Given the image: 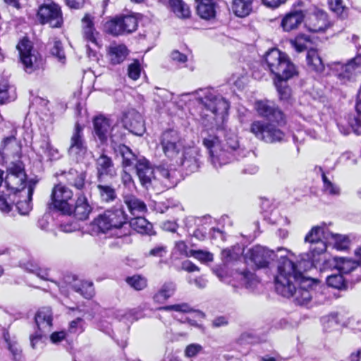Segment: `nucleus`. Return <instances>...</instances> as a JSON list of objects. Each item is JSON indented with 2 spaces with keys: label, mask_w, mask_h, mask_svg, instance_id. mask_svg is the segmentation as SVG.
Segmentation results:
<instances>
[{
  "label": "nucleus",
  "mask_w": 361,
  "mask_h": 361,
  "mask_svg": "<svg viewBox=\"0 0 361 361\" xmlns=\"http://www.w3.org/2000/svg\"><path fill=\"white\" fill-rule=\"evenodd\" d=\"M258 116L267 123L257 120L251 123L250 132L257 139L268 143L281 142L286 134L280 129L287 124V116L281 107L274 101L257 100L254 104Z\"/></svg>",
  "instance_id": "obj_1"
},
{
  "label": "nucleus",
  "mask_w": 361,
  "mask_h": 361,
  "mask_svg": "<svg viewBox=\"0 0 361 361\" xmlns=\"http://www.w3.org/2000/svg\"><path fill=\"white\" fill-rule=\"evenodd\" d=\"M277 269L275 276L276 291L286 298L296 294L295 301L298 305H303L309 302L312 298L310 292L302 288L297 290L295 286V283L305 281L303 274L298 269L297 264L287 256H283L279 260Z\"/></svg>",
  "instance_id": "obj_2"
},
{
  "label": "nucleus",
  "mask_w": 361,
  "mask_h": 361,
  "mask_svg": "<svg viewBox=\"0 0 361 361\" xmlns=\"http://www.w3.org/2000/svg\"><path fill=\"white\" fill-rule=\"evenodd\" d=\"M263 61L270 73L274 75L273 78H293L299 74L296 66L288 55L278 48H271L266 51Z\"/></svg>",
  "instance_id": "obj_3"
},
{
  "label": "nucleus",
  "mask_w": 361,
  "mask_h": 361,
  "mask_svg": "<svg viewBox=\"0 0 361 361\" xmlns=\"http://www.w3.org/2000/svg\"><path fill=\"white\" fill-rule=\"evenodd\" d=\"M91 226L96 232L104 234L112 230H126L128 226V216L123 206H113L94 217Z\"/></svg>",
  "instance_id": "obj_4"
},
{
  "label": "nucleus",
  "mask_w": 361,
  "mask_h": 361,
  "mask_svg": "<svg viewBox=\"0 0 361 361\" xmlns=\"http://www.w3.org/2000/svg\"><path fill=\"white\" fill-rule=\"evenodd\" d=\"M19 59L23 66L24 71L31 74L35 71L43 68L44 59L42 54L34 48L33 42L27 36H24L16 45Z\"/></svg>",
  "instance_id": "obj_5"
},
{
  "label": "nucleus",
  "mask_w": 361,
  "mask_h": 361,
  "mask_svg": "<svg viewBox=\"0 0 361 361\" xmlns=\"http://www.w3.org/2000/svg\"><path fill=\"white\" fill-rule=\"evenodd\" d=\"M159 145L165 157L171 161L180 158L186 147L180 133L173 128H168L161 133Z\"/></svg>",
  "instance_id": "obj_6"
},
{
  "label": "nucleus",
  "mask_w": 361,
  "mask_h": 361,
  "mask_svg": "<svg viewBox=\"0 0 361 361\" xmlns=\"http://www.w3.org/2000/svg\"><path fill=\"white\" fill-rule=\"evenodd\" d=\"M36 18L40 25H48L53 29L61 28L64 24L61 6L54 1L40 4L36 12Z\"/></svg>",
  "instance_id": "obj_7"
},
{
  "label": "nucleus",
  "mask_w": 361,
  "mask_h": 361,
  "mask_svg": "<svg viewBox=\"0 0 361 361\" xmlns=\"http://www.w3.org/2000/svg\"><path fill=\"white\" fill-rule=\"evenodd\" d=\"M139 20L135 14L116 16L106 21V32L113 36L131 34L138 27Z\"/></svg>",
  "instance_id": "obj_8"
},
{
  "label": "nucleus",
  "mask_w": 361,
  "mask_h": 361,
  "mask_svg": "<svg viewBox=\"0 0 361 361\" xmlns=\"http://www.w3.org/2000/svg\"><path fill=\"white\" fill-rule=\"evenodd\" d=\"M203 145L209 152L211 161L214 166H221L228 164L233 154L222 145L218 136L209 135L202 140Z\"/></svg>",
  "instance_id": "obj_9"
},
{
  "label": "nucleus",
  "mask_w": 361,
  "mask_h": 361,
  "mask_svg": "<svg viewBox=\"0 0 361 361\" xmlns=\"http://www.w3.org/2000/svg\"><path fill=\"white\" fill-rule=\"evenodd\" d=\"M73 190L60 182L55 184L51 189L49 207L63 214L69 211L70 201L73 200Z\"/></svg>",
  "instance_id": "obj_10"
},
{
  "label": "nucleus",
  "mask_w": 361,
  "mask_h": 361,
  "mask_svg": "<svg viewBox=\"0 0 361 361\" xmlns=\"http://www.w3.org/2000/svg\"><path fill=\"white\" fill-rule=\"evenodd\" d=\"M304 3L298 1L294 3L290 9L281 16L279 27L283 32H290L298 30L305 20V10L302 8Z\"/></svg>",
  "instance_id": "obj_11"
},
{
  "label": "nucleus",
  "mask_w": 361,
  "mask_h": 361,
  "mask_svg": "<svg viewBox=\"0 0 361 361\" xmlns=\"http://www.w3.org/2000/svg\"><path fill=\"white\" fill-rule=\"evenodd\" d=\"M305 25L311 32H320L325 31L330 25L328 14L324 10L314 6L305 10Z\"/></svg>",
  "instance_id": "obj_12"
},
{
  "label": "nucleus",
  "mask_w": 361,
  "mask_h": 361,
  "mask_svg": "<svg viewBox=\"0 0 361 361\" xmlns=\"http://www.w3.org/2000/svg\"><path fill=\"white\" fill-rule=\"evenodd\" d=\"M246 255L254 264L255 269L268 268L270 263L277 257L274 251L259 245L249 249Z\"/></svg>",
  "instance_id": "obj_13"
},
{
  "label": "nucleus",
  "mask_w": 361,
  "mask_h": 361,
  "mask_svg": "<svg viewBox=\"0 0 361 361\" xmlns=\"http://www.w3.org/2000/svg\"><path fill=\"white\" fill-rule=\"evenodd\" d=\"M92 211L93 207L86 195L84 193H79L74 204H71L69 211L66 212L63 215L73 216L77 221H84L89 219Z\"/></svg>",
  "instance_id": "obj_14"
},
{
  "label": "nucleus",
  "mask_w": 361,
  "mask_h": 361,
  "mask_svg": "<svg viewBox=\"0 0 361 361\" xmlns=\"http://www.w3.org/2000/svg\"><path fill=\"white\" fill-rule=\"evenodd\" d=\"M203 109L209 111L214 116L227 114L229 104L224 98L209 94L199 99Z\"/></svg>",
  "instance_id": "obj_15"
},
{
  "label": "nucleus",
  "mask_w": 361,
  "mask_h": 361,
  "mask_svg": "<svg viewBox=\"0 0 361 361\" xmlns=\"http://www.w3.org/2000/svg\"><path fill=\"white\" fill-rule=\"evenodd\" d=\"M95 169L97 180H104L106 177L113 178L117 175L112 158L105 152H102L95 159Z\"/></svg>",
  "instance_id": "obj_16"
},
{
  "label": "nucleus",
  "mask_w": 361,
  "mask_h": 361,
  "mask_svg": "<svg viewBox=\"0 0 361 361\" xmlns=\"http://www.w3.org/2000/svg\"><path fill=\"white\" fill-rule=\"evenodd\" d=\"M56 177L63 176L66 183L78 190L80 193H84L86 188L87 172L79 171L75 169H70L68 171H59L55 173Z\"/></svg>",
  "instance_id": "obj_17"
},
{
  "label": "nucleus",
  "mask_w": 361,
  "mask_h": 361,
  "mask_svg": "<svg viewBox=\"0 0 361 361\" xmlns=\"http://www.w3.org/2000/svg\"><path fill=\"white\" fill-rule=\"evenodd\" d=\"M200 157L201 154L198 149L185 147L184 152L180 156V158L174 161L182 166L189 173H193L200 166Z\"/></svg>",
  "instance_id": "obj_18"
},
{
  "label": "nucleus",
  "mask_w": 361,
  "mask_h": 361,
  "mask_svg": "<svg viewBox=\"0 0 361 361\" xmlns=\"http://www.w3.org/2000/svg\"><path fill=\"white\" fill-rule=\"evenodd\" d=\"M80 23L82 38L86 42L100 47L101 44L99 41V32L95 27L94 17L90 13H85L81 18Z\"/></svg>",
  "instance_id": "obj_19"
},
{
  "label": "nucleus",
  "mask_w": 361,
  "mask_h": 361,
  "mask_svg": "<svg viewBox=\"0 0 361 361\" xmlns=\"http://www.w3.org/2000/svg\"><path fill=\"white\" fill-rule=\"evenodd\" d=\"M84 126L79 121L74 124L73 133L70 139L68 152H74L77 155L85 154L87 147L84 137Z\"/></svg>",
  "instance_id": "obj_20"
},
{
  "label": "nucleus",
  "mask_w": 361,
  "mask_h": 361,
  "mask_svg": "<svg viewBox=\"0 0 361 361\" xmlns=\"http://www.w3.org/2000/svg\"><path fill=\"white\" fill-rule=\"evenodd\" d=\"M123 123L126 129L136 135H142L145 132L144 119L135 109H130L123 114Z\"/></svg>",
  "instance_id": "obj_21"
},
{
  "label": "nucleus",
  "mask_w": 361,
  "mask_h": 361,
  "mask_svg": "<svg viewBox=\"0 0 361 361\" xmlns=\"http://www.w3.org/2000/svg\"><path fill=\"white\" fill-rule=\"evenodd\" d=\"M36 186V182L30 180L26 191L22 193L20 197L19 194L17 196H13L15 198L13 205L16 206L19 214L22 215L27 214L32 208V195Z\"/></svg>",
  "instance_id": "obj_22"
},
{
  "label": "nucleus",
  "mask_w": 361,
  "mask_h": 361,
  "mask_svg": "<svg viewBox=\"0 0 361 361\" xmlns=\"http://www.w3.org/2000/svg\"><path fill=\"white\" fill-rule=\"evenodd\" d=\"M130 54V50L123 43H111L106 51V56L109 65L116 66L122 64Z\"/></svg>",
  "instance_id": "obj_23"
},
{
  "label": "nucleus",
  "mask_w": 361,
  "mask_h": 361,
  "mask_svg": "<svg viewBox=\"0 0 361 361\" xmlns=\"http://www.w3.org/2000/svg\"><path fill=\"white\" fill-rule=\"evenodd\" d=\"M326 66L317 49L310 48L307 51L306 66L310 73L318 76L324 75Z\"/></svg>",
  "instance_id": "obj_24"
},
{
  "label": "nucleus",
  "mask_w": 361,
  "mask_h": 361,
  "mask_svg": "<svg viewBox=\"0 0 361 361\" xmlns=\"http://www.w3.org/2000/svg\"><path fill=\"white\" fill-rule=\"evenodd\" d=\"M127 231H124L122 235H130L129 228H131L137 233L141 235H146L149 236L155 235L156 232L153 228V225L149 222L145 217L135 216L130 220L128 219V226H127Z\"/></svg>",
  "instance_id": "obj_25"
},
{
  "label": "nucleus",
  "mask_w": 361,
  "mask_h": 361,
  "mask_svg": "<svg viewBox=\"0 0 361 361\" xmlns=\"http://www.w3.org/2000/svg\"><path fill=\"white\" fill-rule=\"evenodd\" d=\"M93 134L101 143H104L108 140V136L111 128L109 118L104 115H98L93 118Z\"/></svg>",
  "instance_id": "obj_26"
},
{
  "label": "nucleus",
  "mask_w": 361,
  "mask_h": 361,
  "mask_svg": "<svg viewBox=\"0 0 361 361\" xmlns=\"http://www.w3.org/2000/svg\"><path fill=\"white\" fill-rule=\"evenodd\" d=\"M358 260H354L346 257H334L335 267L342 274L351 273L361 264V245L355 251Z\"/></svg>",
  "instance_id": "obj_27"
},
{
  "label": "nucleus",
  "mask_w": 361,
  "mask_h": 361,
  "mask_svg": "<svg viewBox=\"0 0 361 361\" xmlns=\"http://www.w3.org/2000/svg\"><path fill=\"white\" fill-rule=\"evenodd\" d=\"M195 3L197 15L201 19L210 20L216 18L218 4L214 0H200Z\"/></svg>",
  "instance_id": "obj_28"
},
{
  "label": "nucleus",
  "mask_w": 361,
  "mask_h": 361,
  "mask_svg": "<svg viewBox=\"0 0 361 361\" xmlns=\"http://www.w3.org/2000/svg\"><path fill=\"white\" fill-rule=\"evenodd\" d=\"M113 149L117 156L121 157V166L124 169L135 166L136 162L139 161L137 155L133 152L128 146L124 144L116 145Z\"/></svg>",
  "instance_id": "obj_29"
},
{
  "label": "nucleus",
  "mask_w": 361,
  "mask_h": 361,
  "mask_svg": "<svg viewBox=\"0 0 361 361\" xmlns=\"http://www.w3.org/2000/svg\"><path fill=\"white\" fill-rule=\"evenodd\" d=\"M96 188L101 202L110 204L116 200L118 194L116 189L111 185L104 183V180H97Z\"/></svg>",
  "instance_id": "obj_30"
},
{
  "label": "nucleus",
  "mask_w": 361,
  "mask_h": 361,
  "mask_svg": "<svg viewBox=\"0 0 361 361\" xmlns=\"http://www.w3.org/2000/svg\"><path fill=\"white\" fill-rule=\"evenodd\" d=\"M13 178H10V176H6L4 178L7 192L12 193L13 196H17L19 194L21 197L22 193L27 190L29 181L27 180V178H20L18 176H13Z\"/></svg>",
  "instance_id": "obj_31"
},
{
  "label": "nucleus",
  "mask_w": 361,
  "mask_h": 361,
  "mask_svg": "<svg viewBox=\"0 0 361 361\" xmlns=\"http://www.w3.org/2000/svg\"><path fill=\"white\" fill-rule=\"evenodd\" d=\"M361 65V56H357L350 59L345 64L341 65V70L337 74L338 79L345 83L350 81L355 75V70Z\"/></svg>",
  "instance_id": "obj_32"
},
{
  "label": "nucleus",
  "mask_w": 361,
  "mask_h": 361,
  "mask_svg": "<svg viewBox=\"0 0 361 361\" xmlns=\"http://www.w3.org/2000/svg\"><path fill=\"white\" fill-rule=\"evenodd\" d=\"M255 0H232L231 10L233 14L240 18L249 16L253 12Z\"/></svg>",
  "instance_id": "obj_33"
},
{
  "label": "nucleus",
  "mask_w": 361,
  "mask_h": 361,
  "mask_svg": "<svg viewBox=\"0 0 361 361\" xmlns=\"http://www.w3.org/2000/svg\"><path fill=\"white\" fill-rule=\"evenodd\" d=\"M176 290V284L172 281L164 282L160 288L153 295L152 300L156 304H164Z\"/></svg>",
  "instance_id": "obj_34"
},
{
  "label": "nucleus",
  "mask_w": 361,
  "mask_h": 361,
  "mask_svg": "<svg viewBox=\"0 0 361 361\" xmlns=\"http://www.w3.org/2000/svg\"><path fill=\"white\" fill-rule=\"evenodd\" d=\"M168 8L181 20H188L192 16L189 5L183 0H168Z\"/></svg>",
  "instance_id": "obj_35"
},
{
  "label": "nucleus",
  "mask_w": 361,
  "mask_h": 361,
  "mask_svg": "<svg viewBox=\"0 0 361 361\" xmlns=\"http://www.w3.org/2000/svg\"><path fill=\"white\" fill-rule=\"evenodd\" d=\"M136 173L139 178L140 184L143 186L151 183V175L152 169L149 161L145 158L140 159L135 165Z\"/></svg>",
  "instance_id": "obj_36"
},
{
  "label": "nucleus",
  "mask_w": 361,
  "mask_h": 361,
  "mask_svg": "<svg viewBox=\"0 0 361 361\" xmlns=\"http://www.w3.org/2000/svg\"><path fill=\"white\" fill-rule=\"evenodd\" d=\"M123 201L129 212L134 216L143 214L147 211L145 202L133 195L125 196Z\"/></svg>",
  "instance_id": "obj_37"
},
{
  "label": "nucleus",
  "mask_w": 361,
  "mask_h": 361,
  "mask_svg": "<svg viewBox=\"0 0 361 361\" xmlns=\"http://www.w3.org/2000/svg\"><path fill=\"white\" fill-rule=\"evenodd\" d=\"M355 110L357 116H348V123L355 134L361 135V85L357 96Z\"/></svg>",
  "instance_id": "obj_38"
},
{
  "label": "nucleus",
  "mask_w": 361,
  "mask_h": 361,
  "mask_svg": "<svg viewBox=\"0 0 361 361\" xmlns=\"http://www.w3.org/2000/svg\"><path fill=\"white\" fill-rule=\"evenodd\" d=\"M52 311L50 307H42L35 314V322L38 331H42L41 326L45 324L46 326L51 327L52 326Z\"/></svg>",
  "instance_id": "obj_39"
},
{
  "label": "nucleus",
  "mask_w": 361,
  "mask_h": 361,
  "mask_svg": "<svg viewBox=\"0 0 361 361\" xmlns=\"http://www.w3.org/2000/svg\"><path fill=\"white\" fill-rule=\"evenodd\" d=\"M290 79L285 77L273 78V82L280 100L288 101L291 97L292 90L288 85V80Z\"/></svg>",
  "instance_id": "obj_40"
},
{
  "label": "nucleus",
  "mask_w": 361,
  "mask_h": 361,
  "mask_svg": "<svg viewBox=\"0 0 361 361\" xmlns=\"http://www.w3.org/2000/svg\"><path fill=\"white\" fill-rule=\"evenodd\" d=\"M11 88L8 78L0 75V105L10 103L16 99L15 95L10 94Z\"/></svg>",
  "instance_id": "obj_41"
},
{
  "label": "nucleus",
  "mask_w": 361,
  "mask_h": 361,
  "mask_svg": "<svg viewBox=\"0 0 361 361\" xmlns=\"http://www.w3.org/2000/svg\"><path fill=\"white\" fill-rule=\"evenodd\" d=\"M73 290L87 300L92 299L95 294L93 283L87 281H82L78 284L73 285Z\"/></svg>",
  "instance_id": "obj_42"
},
{
  "label": "nucleus",
  "mask_w": 361,
  "mask_h": 361,
  "mask_svg": "<svg viewBox=\"0 0 361 361\" xmlns=\"http://www.w3.org/2000/svg\"><path fill=\"white\" fill-rule=\"evenodd\" d=\"M125 281L130 288L137 291L144 290L148 285L147 279L141 274L127 276Z\"/></svg>",
  "instance_id": "obj_43"
},
{
  "label": "nucleus",
  "mask_w": 361,
  "mask_h": 361,
  "mask_svg": "<svg viewBox=\"0 0 361 361\" xmlns=\"http://www.w3.org/2000/svg\"><path fill=\"white\" fill-rule=\"evenodd\" d=\"M348 0H327L329 9L337 16L344 17L348 14Z\"/></svg>",
  "instance_id": "obj_44"
},
{
  "label": "nucleus",
  "mask_w": 361,
  "mask_h": 361,
  "mask_svg": "<svg viewBox=\"0 0 361 361\" xmlns=\"http://www.w3.org/2000/svg\"><path fill=\"white\" fill-rule=\"evenodd\" d=\"M310 42H311L310 37L303 33L298 34L290 41L292 47H293L298 53L305 51L307 48V44Z\"/></svg>",
  "instance_id": "obj_45"
},
{
  "label": "nucleus",
  "mask_w": 361,
  "mask_h": 361,
  "mask_svg": "<svg viewBox=\"0 0 361 361\" xmlns=\"http://www.w3.org/2000/svg\"><path fill=\"white\" fill-rule=\"evenodd\" d=\"M326 284L334 289L343 290L348 288V282L341 273L331 274L326 278Z\"/></svg>",
  "instance_id": "obj_46"
},
{
  "label": "nucleus",
  "mask_w": 361,
  "mask_h": 361,
  "mask_svg": "<svg viewBox=\"0 0 361 361\" xmlns=\"http://www.w3.org/2000/svg\"><path fill=\"white\" fill-rule=\"evenodd\" d=\"M6 176H10L11 178H13V176L27 178L25 170V165L21 161L11 162L10 166L6 170Z\"/></svg>",
  "instance_id": "obj_47"
},
{
  "label": "nucleus",
  "mask_w": 361,
  "mask_h": 361,
  "mask_svg": "<svg viewBox=\"0 0 361 361\" xmlns=\"http://www.w3.org/2000/svg\"><path fill=\"white\" fill-rule=\"evenodd\" d=\"M15 198H13V194L4 191L0 192V211L4 213H9L13 206Z\"/></svg>",
  "instance_id": "obj_48"
},
{
  "label": "nucleus",
  "mask_w": 361,
  "mask_h": 361,
  "mask_svg": "<svg viewBox=\"0 0 361 361\" xmlns=\"http://www.w3.org/2000/svg\"><path fill=\"white\" fill-rule=\"evenodd\" d=\"M50 54L51 56L56 58L61 63H66V56L63 44L60 39L57 38L54 39L53 47L50 49Z\"/></svg>",
  "instance_id": "obj_49"
},
{
  "label": "nucleus",
  "mask_w": 361,
  "mask_h": 361,
  "mask_svg": "<svg viewBox=\"0 0 361 361\" xmlns=\"http://www.w3.org/2000/svg\"><path fill=\"white\" fill-rule=\"evenodd\" d=\"M322 180L323 182L322 190L324 192L330 195H338L340 194L339 187L332 183L324 171L322 173Z\"/></svg>",
  "instance_id": "obj_50"
},
{
  "label": "nucleus",
  "mask_w": 361,
  "mask_h": 361,
  "mask_svg": "<svg viewBox=\"0 0 361 361\" xmlns=\"http://www.w3.org/2000/svg\"><path fill=\"white\" fill-rule=\"evenodd\" d=\"M157 310L159 311H175L182 313H190L193 311V309L190 307V305L186 302L161 306L157 307Z\"/></svg>",
  "instance_id": "obj_51"
},
{
  "label": "nucleus",
  "mask_w": 361,
  "mask_h": 361,
  "mask_svg": "<svg viewBox=\"0 0 361 361\" xmlns=\"http://www.w3.org/2000/svg\"><path fill=\"white\" fill-rule=\"evenodd\" d=\"M84 320L81 317H77L76 319L72 320L69 322L67 331H66L68 334H75L79 335L84 332Z\"/></svg>",
  "instance_id": "obj_52"
},
{
  "label": "nucleus",
  "mask_w": 361,
  "mask_h": 361,
  "mask_svg": "<svg viewBox=\"0 0 361 361\" xmlns=\"http://www.w3.org/2000/svg\"><path fill=\"white\" fill-rule=\"evenodd\" d=\"M189 255L197 259L201 263L211 262L214 260L213 254L203 250H190Z\"/></svg>",
  "instance_id": "obj_53"
},
{
  "label": "nucleus",
  "mask_w": 361,
  "mask_h": 361,
  "mask_svg": "<svg viewBox=\"0 0 361 361\" xmlns=\"http://www.w3.org/2000/svg\"><path fill=\"white\" fill-rule=\"evenodd\" d=\"M324 234V227L319 226H313L306 234L305 241L306 243H313L315 241L323 240L322 237Z\"/></svg>",
  "instance_id": "obj_54"
},
{
  "label": "nucleus",
  "mask_w": 361,
  "mask_h": 361,
  "mask_svg": "<svg viewBox=\"0 0 361 361\" xmlns=\"http://www.w3.org/2000/svg\"><path fill=\"white\" fill-rule=\"evenodd\" d=\"M142 67L138 59H133L128 66V76L133 80H137L140 78Z\"/></svg>",
  "instance_id": "obj_55"
},
{
  "label": "nucleus",
  "mask_w": 361,
  "mask_h": 361,
  "mask_svg": "<svg viewBox=\"0 0 361 361\" xmlns=\"http://www.w3.org/2000/svg\"><path fill=\"white\" fill-rule=\"evenodd\" d=\"M334 247L337 250H345L349 248L350 240L348 237L336 234L334 235Z\"/></svg>",
  "instance_id": "obj_56"
},
{
  "label": "nucleus",
  "mask_w": 361,
  "mask_h": 361,
  "mask_svg": "<svg viewBox=\"0 0 361 361\" xmlns=\"http://www.w3.org/2000/svg\"><path fill=\"white\" fill-rule=\"evenodd\" d=\"M310 243V252L312 257L320 255L326 250L327 246L324 240H319Z\"/></svg>",
  "instance_id": "obj_57"
},
{
  "label": "nucleus",
  "mask_w": 361,
  "mask_h": 361,
  "mask_svg": "<svg viewBox=\"0 0 361 361\" xmlns=\"http://www.w3.org/2000/svg\"><path fill=\"white\" fill-rule=\"evenodd\" d=\"M168 252V247L164 245H158L152 248L147 254V257H152L156 258H163L166 257Z\"/></svg>",
  "instance_id": "obj_58"
},
{
  "label": "nucleus",
  "mask_w": 361,
  "mask_h": 361,
  "mask_svg": "<svg viewBox=\"0 0 361 361\" xmlns=\"http://www.w3.org/2000/svg\"><path fill=\"white\" fill-rule=\"evenodd\" d=\"M65 5L70 9L80 10L89 2V0H63Z\"/></svg>",
  "instance_id": "obj_59"
},
{
  "label": "nucleus",
  "mask_w": 361,
  "mask_h": 361,
  "mask_svg": "<svg viewBox=\"0 0 361 361\" xmlns=\"http://www.w3.org/2000/svg\"><path fill=\"white\" fill-rule=\"evenodd\" d=\"M121 183L125 188L130 189L132 187L135 186V183L133 179L132 176L129 172L123 169L121 173Z\"/></svg>",
  "instance_id": "obj_60"
},
{
  "label": "nucleus",
  "mask_w": 361,
  "mask_h": 361,
  "mask_svg": "<svg viewBox=\"0 0 361 361\" xmlns=\"http://www.w3.org/2000/svg\"><path fill=\"white\" fill-rule=\"evenodd\" d=\"M68 334L66 331H54L50 335V341L54 344H57L63 340H66Z\"/></svg>",
  "instance_id": "obj_61"
},
{
  "label": "nucleus",
  "mask_w": 361,
  "mask_h": 361,
  "mask_svg": "<svg viewBox=\"0 0 361 361\" xmlns=\"http://www.w3.org/2000/svg\"><path fill=\"white\" fill-rule=\"evenodd\" d=\"M8 350L11 353L13 358L15 361H18L21 357L22 350L18 347L16 341L7 345Z\"/></svg>",
  "instance_id": "obj_62"
},
{
  "label": "nucleus",
  "mask_w": 361,
  "mask_h": 361,
  "mask_svg": "<svg viewBox=\"0 0 361 361\" xmlns=\"http://www.w3.org/2000/svg\"><path fill=\"white\" fill-rule=\"evenodd\" d=\"M222 145L229 150L232 154L239 147V142L236 137H228Z\"/></svg>",
  "instance_id": "obj_63"
},
{
  "label": "nucleus",
  "mask_w": 361,
  "mask_h": 361,
  "mask_svg": "<svg viewBox=\"0 0 361 361\" xmlns=\"http://www.w3.org/2000/svg\"><path fill=\"white\" fill-rule=\"evenodd\" d=\"M202 350V346L198 344H190L185 350V356L192 357L195 356Z\"/></svg>",
  "instance_id": "obj_64"
}]
</instances>
